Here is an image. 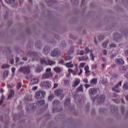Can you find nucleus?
Masks as SVG:
<instances>
[{"instance_id": "nucleus-12", "label": "nucleus", "mask_w": 128, "mask_h": 128, "mask_svg": "<svg viewBox=\"0 0 128 128\" xmlns=\"http://www.w3.org/2000/svg\"><path fill=\"white\" fill-rule=\"evenodd\" d=\"M128 68V66H121L119 68V70L120 72H124V70H126Z\"/></svg>"}, {"instance_id": "nucleus-35", "label": "nucleus", "mask_w": 128, "mask_h": 128, "mask_svg": "<svg viewBox=\"0 0 128 128\" xmlns=\"http://www.w3.org/2000/svg\"><path fill=\"white\" fill-rule=\"evenodd\" d=\"M70 54H74V48H71L70 49V51L69 52Z\"/></svg>"}, {"instance_id": "nucleus-54", "label": "nucleus", "mask_w": 128, "mask_h": 128, "mask_svg": "<svg viewBox=\"0 0 128 128\" xmlns=\"http://www.w3.org/2000/svg\"><path fill=\"white\" fill-rule=\"evenodd\" d=\"M12 72L14 73V72H16V68H12Z\"/></svg>"}, {"instance_id": "nucleus-14", "label": "nucleus", "mask_w": 128, "mask_h": 128, "mask_svg": "<svg viewBox=\"0 0 128 128\" xmlns=\"http://www.w3.org/2000/svg\"><path fill=\"white\" fill-rule=\"evenodd\" d=\"M50 47H46L44 50V54H48V52H50Z\"/></svg>"}, {"instance_id": "nucleus-16", "label": "nucleus", "mask_w": 128, "mask_h": 128, "mask_svg": "<svg viewBox=\"0 0 128 128\" xmlns=\"http://www.w3.org/2000/svg\"><path fill=\"white\" fill-rule=\"evenodd\" d=\"M123 88L125 90H128V82H124L123 84Z\"/></svg>"}, {"instance_id": "nucleus-8", "label": "nucleus", "mask_w": 128, "mask_h": 128, "mask_svg": "<svg viewBox=\"0 0 128 128\" xmlns=\"http://www.w3.org/2000/svg\"><path fill=\"white\" fill-rule=\"evenodd\" d=\"M41 85L42 86H44L45 88H51L52 87V84H50V82H47V81L42 82Z\"/></svg>"}, {"instance_id": "nucleus-51", "label": "nucleus", "mask_w": 128, "mask_h": 128, "mask_svg": "<svg viewBox=\"0 0 128 128\" xmlns=\"http://www.w3.org/2000/svg\"><path fill=\"white\" fill-rule=\"evenodd\" d=\"M68 71L69 72H72H72H74V70H72V68H69L68 70Z\"/></svg>"}, {"instance_id": "nucleus-57", "label": "nucleus", "mask_w": 128, "mask_h": 128, "mask_svg": "<svg viewBox=\"0 0 128 128\" xmlns=\"http://www.w3.org/2000/svg\"><path fill=\"white\" fill-rule=\"evenodd\" d=\"M114 102H116V104H118V102H120V100H118V99H116L114 100Z\"/></svg>"}, {"instance_id": "nucleus-32", "label": "nucleus", "mask_w": 128, "mask_h": 128, "mask_svg": "<svg viewBox=\"0 0 128 128\" xmlns=\"http://www.w3.org/2000/svg\"><path fill=\"white\" fill-rule=\"evenodd\" d=\"M15 0H6V2L7 4H12V2H14Z\"/></svg>"}, {"instance_id": "nucleus-47", "label": "nucleus", "mask_w": 128, "mask_h": 128, "mask_svg": "<svg viewBox=\"0 0 128 128\" xmlns=\"http://www.w3.org/2000/svg\"><path fill=\"white\" fill-rule=\"evenodd\" d=\"M44 100H41L40 102V104H44Z\"/></svg>"}, {"instance_id": "nucleus-28", "label": "nucleus", "mask_w": 128, "mask_h": 128, "mask_svg": "<svg viewBox=\"0 0 128 128\" xmlns=\"http://www.w3.org/2000/svg\"><path fill=\"white\" fill-rule=\"evenodd\" d=\"M76 92H82V86H80L79 87H78L76 89Z\"/></svg>"}, {"instance_id": "nucleus-9", "label": "nucleus", "mask_w": 128, "mask_h": 128, "mask_svg": "<svg viewBox=\"0 0 128 128\" xmlns=\"http://www.w3.org/2000/svg\"><path fill=\"white\" fill-rule=\"evenodd\" d=\"M60 54V50L58 49H54L52 52L51 55L52 56H56Z\"/></svg>"}, {"instance_id": "nucleus-24", "label": "nucleus", "mask_w": 128, "mask_h": 128, "mask_svg": "<svg viewBox=\"0 0 128 128\" xmlns=\"http://www.w3.org/2000/svg\"><path fill=\"white\" fill-rule=\"evenodd\" d=\"M42 70H44V68H42V66H39L38 67L36 70V72H42Z\"/></svg>"}, {"instance_id": "nucleus-55", "label": "nucleus", "mask_w": 128, "mask_h": 128, "mask_svg": "<svg viewBox=\"0 0 128 128\" xmlns=\"http://www.w3.org/2000/svg\"><path fill=\"white\" fill-rule=\"evenodd\" d=\"M16 62H20V58L16 57Z\"/></svg>"}, {"instance_id": "nucleus-19", "label": "nucleus", "mask_w": 128, "mask_h": 128, "mask_svg": "<svg viewBox=\"0 0 128 128\" xmlns=\"http://www.w3.org/2000/svg\"><path fill=\"white\" fill-rule=\"evenodd\" d=\"M98 82V79L94 78L90 81L91 86H94V84H96Z\"/></svg>"}, {"instance_id": "nucleus-60", "label": "nucleus", "mask_w": 128, "mask_h": 128, "mask_svg": "<svg viewBox=\"0 0 128 128\" xmlns=\"http://www.w3.org/2000/svg\"><path fill=\"white\" fill-rule=\"evenodd\" d=\"M22 60H23L26 61V60H28V58L26 57H24L22 58Z\"/></svg>"}, {"instance_id": "nucleus-20", "label": "nucleus", "mask_w": 128, "mask_h": 128, "mask_svg": "<svg viewBox=\"0 0 128 128\" xmlns=\"http://www.w3.org/2000/svg\"><path fill=\"white\" fill-rule=\"evenodd\" d=\"M108 41H106L104 42L102 44V47L104 48H106V46H108Z\"/></svg>"}, {"instance_id": "nucleus-3", "label": "nucleus", "mask_w": 128, "mask_h": 128, "mask_svg": "<svg viewBox=\"0 0 128 128\" xmlns=\"http://www.w3.org/2000/svg\"><path fill=\"white\" fill-rule=\"evenodd\" d=\"M46 96V92L44 91H38L36 93V97L37 100H40V98H43Z\"/></svg>"}, {"instance_id": "nucleus-11", "label": "nucleus", "mask_w": 128, "mask_h": 128, "mask_svg": "<svg viewBox=\"0 0 128 128\" xmlns=\"http://www.w3.org/2000/svg\"><path fill=\"white\" fill-rule=\"evenodd\" d=\"M80 80L76 79V80L74 82V84L72 86L73 88H76V86H78L80 84Z\"/></svg>"}, {"instance_id": "nucleus-22", "label": "nucleus", "mask_w": 128, "mask_h": 128, "mask_svg": "<svg viewBox=\"0 0 128 128\" xmlns=\"http://www.w3.org/2000/svg\"><path fill=\"white\" fill-rule=\"evenodd\" d=\"M84 70L86 72V74H90V67H88V66H85Z\"/></svg>"}, {"instance_id": "nucleus-41", "label": "nucleus", "mask_w": 128, "mask_h": 128, "mask_svg": "<svg viewBox=\"0 0 128 128\" xmlns=\"http://www.w3.org/2000/svg\"><path fill=\"white\" fill-rule=\"evenodd\" d=\"M80 56H84V51L82 50L80 52Z\"/></svg>"}, {"instance_id": "nucleus-42", "label": "nucleus", "mask_w": 128, "mask_h": 128, "mask_svg": "<svg viewBox=\"0 0 128 128\" xmlns=\"http://www.w3.org/2000/svg\"><path fill=\"white\" fill-rule=\"evenodd\" d=\"M58 84L55 83L54 84L53 88H58Z\"/></svg>"}, {"instance_id": "nucleus-46", "label": "nucleus", "mask_w": 128, "mask_h": 128, "mask_svg": "<svg viewBox=\"0 0 128 128\" xmlns=\"http://www.w3.org/2000/svg\"><path fill=\"white\" fill-rule=\"evenodd\" d=\"M84 86H85V88H90V86L89 84H84Z\"/></svg>"}, {"instance_id": "nucleus-39", "label": "nucleus", "mask_w": 128, "mask_h": 128, "mask_svg": "<svg viewBox=\"0 0 128 128\" xmlns=\"http://www.w3.org/2000/svg\"><path fill=\"white\" fill-rule=\"evenodd\" d=\"M102 54L104 56H106V54H108V52L106 51V50H104L102 51Z\"/></svg>"}, {"instance_id": "nucleus-34", "label": "nucleus", "mask_w": 128, "mask_h": 128, "mask_svg": "<svg viewBox=\"0 0 128 128\" xmlns=\"http://www.w3.org/2000/svg\"><path fill=\"white\" fill-rule=\"evenodd\" d=\"M53 99H54V95H50L48 96V100H52Z\"/></svg>"}, {"instance_id": "nucleus-49", "label": "nucleus", "mask_w": 128, "mask_h": 128, "mask_svg": "<svg viewBox=\"0 0 128 128\" xmlns=\"http://www.w3.org/2000/svg\"><path fill=\"white\" fill-rule=\"evenodd\" d=\"M83 58H84V60H88V56H84Z\"/></svg>"}, {"instance_id": "nucleus-13", "label": "nucleus", "mask_w": 128, "mask_h": 128, "mask_svg": "<svg viewBox=\"0 0 128 128\" xmlns=\"http://www.w3.org/2000/svg\"><path fill=\"white\" fill-rule=\"evenodd\" d=\"M61 94H62V90L58 89L55 90L56 96H60Z\"/></svg>"}, {"instance_id": "nucleus-29", "label": "nucleus", "mask_w": 128, "mask_h": 128, "mask_svg": "<svg viewBox=\"0 0 128 128\" xmlns=\"http://www.w3.org/2000/svg\"><path fill=\"white\" fill-rule=\"evenodd\" d=\"M78 72V65H76V71H73L72 73L73 74H76Z\"/></svg>"}, {"instance_id": "nucleus-44", "label": "nucleus", "mask_w": 128, "mask_h": 128, "mask_svg": "<svg viewBox=\"0 0 128 128\" xmlns=\"http://www.w3.org/2000/svg\"><path fill=\"white\" fill-rule=\"evenodd\" d=\"M100 40H104V37L103 36H100L98 38Z\"/></svg>"}, {"instance_id": "nucleus-26", "label": "nucleus", "mask_w": 128, "mask_h": 128, "mask_svg": "<svg viewBox=\"0 0 128 128\" xmlns=\"http://www.w3.org/2000/svg\"><path fill=\"white\" fill-rule=\"evenodd\" d=\"M46 2L49 5L52 4H54V1H52V0H46Z\"/></svg>"}, {"instance_id": "nucleus-23", "label": "nucleus", "mask_w": 128, "mask_h": 128, "mask_svg": "<svg viewBox=\"0 0 128 128\" xmlns=\"http://www.w3.org/2000/svg\"><path fill=\"white\" fill-rule=\"evenodd\" d=\"M66 68H74V65L72 64V62L66 64Z\"/></svg>"}, {"instance_id": "nucleus-36", "label": "nucleus", "mask_w": 128, "mask_h": 128, "mask_svg": "<svg viewBox=\"0 0 128 128\" xmlns=\"http://www.w3.org/2000/svg\"><path fill=\"white\" fill-rule=\"evenodd\" d=\"M60 102V101L58 100H54L53 102V104H58Z\"/></svg>"}, {"instance_id": "nucleus-63", "label": "nucleus", "mask_w": 128, "mask_h": 128, "mask_svg": "<svg viewBox=\"0 0 128 128\" xmlns=\"http://www.w3.org/2000/svg\"><path fill=\"white\" fill-rule=\"evenodd\" d=\"M119 36H120V35H119L118 34H116L114 36V37H115V38H118Z\"/></svg>"}, {"instance_id": "nucleus-6", "label": "nucleus", "mask_w": 128, "mask_h": 128, "mask_svg": "<svg viewBox=\"0 0 128 128\" xmlns=\"http://www.w3.org/2000/svg\"><path fill=\"white\" fill-rule=\"evenodd\" d=\"M120 86H122V81H120L118 84L112 88V90L116 92H120Z\"/></svg>"}, {"instance_id": "nucleus-7", "label": "nucleus", "mask_w": 128, "mask_h": 128, "mask_svg": "<svg viewBox=\"0 0 128 128\" xmlns=\"http://www.w3.org/2000/svg\"><path fill=\"white\" fill-rule=\"evenodd\" d=\"M96 98L98 102H99V104H102L103 102H104V100H106V96L100 95V96H97Z\"/></svg>"}, {"instance_id": "nucleus-1", "label": "nucleus", "mask_w": 128, "mask_h": 128, "mask_svg": "<svg viewBox=\"0 0 128 128\" xmlns=\"http://www.w3.org/2000/svg\"><path fill=\"white\" fill-rule=\"evenodd\" d=\"M54 74L52 72V68H48L46 69V73L43 74L42 78L46 80L48 78H52Z\"/></svg>"}, {"instance_id": "nucleus-43", "label": "nucleus", "mask_w": 128, "mask_h": 128, "mask_svg": "<svg viewBox=\"0 0 128 128\" xmlns=\"http://www.w3.org/2000/svg\"><path fill=\"white\" fill-rule=\"evenodd\" d=\"M106 82V80L103 79L102 80V83L103 84H104Z\"/></svg>"}, {"instance_id": "nucleus-27", "label": "nucleus", "mask_w": 128, "mask_h": 128, "mask_svg": "<svg viewBox=\"0 0 128 128\" xmlns=\"http://www.w3.org/2000/svg\"><path fill=\"white\" fill-rule=\"evenodd\" d=\"M97 68H98V64H92V70H96Z\"/></svg>"}, {"instance_id": "nucleus-59", "label": "nucleus", "mask_w": 128, "mask_h": 128, "mask_svg": "<svg viewBox=\"0 0 128 128\" xmlns=\"http://www.w3.org/2000/svg\"><path fill=\"white\" fill-rule=\"evenodd\" d=\"M125 54H126V56H128V50H126L125 51Z\"/></svg>"}, {"instance_id": "nucleus-64", "label": "nucleus", "mask_w": 128, "mask_h": 128, "mask_svg": "<svg viewBox=\"0 0 128 128\" xmlns=\"http://www.w3.org/2000/svg\"><path fill=\"white\" fill-rule=\"evenodd\" d=\"M0 92H4V89H1L0 90Z\"/></svg>"}, {"instance_id": "nucleus-2", "label": "nucleus", "mask_w": 128, "mask_h": 128, "mask_svg": "<svg viewBox=\"0 0 128 128\" xmlns=\"http://www.w3.org/2000/svg\"><path fill=\"white\" fill-rule=\"evenodd\" d=\"M19 72L24 74H28L30 72V66L20 67Z\"/></svg>"}, {"instance_id": "nucleus-62", "label": "nucleus", "mask_w": 128, "mask_h": 128, "mask_svg": "<svg viewBox=\"0 0 128 128\" xmlns=\"http://www.w3.org/2000/svg\"><path fill=\"white\" fill-rule=\"evenodd\" d=\"M36 88H37L36 87V86H34V87L32 88L33 90H36Z\"/></svg>"}, {"instance_id": "nucleus-61", "label": "nucleus", "mask_w": 128, "mask_h": 128, "mask_svg": "<svg viewBox=\"0 0 128 128\" xmlns=\"http://www.w3.org/2000/svg\"><path fill=\"white\" fill-rule=\"evenodd\" d=\"M102 60L103 62H106V58H102Z\"/></svg>"}, {"instance_id": "nucleus-38", "label": "nucleus", "mask_w": 128, "mask_h": 128, "mask_svg": "<svg viewBox=\"0 0 128 128\" xmlns=\"http://www.w3.org/2000/svg\"><path fill=\"white\" fill-rule=\"evenodd\" d=\"M110 48H116V45L114 44H112L110 45Z\"/></svg>"}, {"instance_id": "nucleus-15", "label": "nucleus", "mask_w": 128, "mask_h": 128, "mask_svg": "<svg viewBox=\"0 0 128 128\" xmlns=\"http://www.w3.org/2000/svg\"><path fill=\"white\" fill-rule=\"evenodd\" d=\"M14 96V91L13 90H10V94L8 96V98H12Z\"/></svg>"}, {"instance_id": "nucleus-30", "label": "nucleus", "mask_w": 128, "mask_h": 128, "mask_svg": "<svg viewBox=\"0 0 128 128\" xmlns=\"http://www.w3.org/2000/svg\"><path fill=\"white\" fill-rule=\"evenodd\" d=\"M72 60V58L70 56H68L65 58V60Z\"/></svg>"}, {"instance_id": "nucleus-5", "label": "nucleus", "mask_w": 128, "mask_h": 128, "mask_svg": "<svg viewBox=\"0 0 128 128\" xmlns=\"http://www.w3.org/2000/svg\"><path fill=\"white\" fill-rule=\"evenodd\" d=\"M85 52L86 54H88L89 52H90V58H91V60H94V58L95 56L94 54H92V50H90V49H88V48H85Z\"/></svg>"}, {"instance_id": "nucleus-10", "label": "nucleus", "mask_w": 128, "mask_h": 128, "mask_svg": "<svg viewBox=\"0 0 128 128\" xmlns=\"http://www.w3.org/2000/svg\"><path fill=\"white\" fill-rule=\"evenodd\" d=\"M116 63L117 64H124V62L122 59V58H118L115 60Z\"/></svg>"}, {"instance_id": "nucleus-18", "label": "nucleus", "mask_w": 128, "mask_h": 128, "mask_svg": "<svg viewBox=\"0 0 128 128\" xmlns=\"http://www.w3.org/2000/svg\"><path fill=\"white\" fill-rule=\"evenodd\" d=\"M96 89L94 88H91L89 90V92L90 96L94 94H96Z\"/></svg>"}, {"instance_id": "nucleus-50", "label": "nucleus", "mask_w": 128, "mask_h": 128, "mask_svg": "<svg viewBox=\"0 0 128 128\" xmlns=\"http://www.w3.org/2000/svg\"><path fill=\"white\" fill-rule=\"evenodd\" d=\"M10 63L11 64H14V59H12L11 60H10Z\"/></svg>"}, {"instance_id": "nucleus-58", "label": "nucleus", "mask_w": 128, "mask_h": 128, "mask_svg": "<svg viewBox=\"0 0 128 128\" xmlns=\"http://www.w3.org/2000/svg\"><path fill=\"white\" fill-rule=\"evenodd\" d=\"M4 102V98H1V100H0V106L2 104V102Z\"/></svg>"}, {"instance_id": "nucleus-33", "label": "nucleus", "mask_w": 128, "mask_h": 128, "mask_svg": "<svg viewBox=\"0 0 128 128\" xmlns=\"http://www.w3.org/2000/svg\"><path fill=\"white\" fill-rule=\"evenodd\" d=\"M22 88V84L20 82H18L17 84V90H20Z\"/></svg>"}, {"instance_id": "nucleus-25", "label": "nucleus", "mask_w": 128, "mask_h": 128, "mask_svg": "<svg viewBox=\"0 0 128 128\" xmlns=\"http://www.w3.org/2000/svg\"><path fill=\"white\" fill-rule=\"evenodd\" d=\"M10 65L8 64H4L1 66V68H8Z\"/></svg>"}, {"instance_id": "nucleus-40", "label": "nucleus", "mask_w": 128, "mask_h": 128, "mask_svg": "<svg viewBox=\"0 0 128 128\" xmlns=\"http://www.w3.org/2000/svg\"><path fill=\"white\" fill-rule=\"evenodd\" d=\"M86 65V63L84 62H82L80 64V68H84V66Z\"/></svg>"}, {"instance_id": "nucleus-31", "label": "nucleus", "mask_w": 128, "mask_h": 128, "mask_svg": "<svg viewBox=\"0 0 128 128\" xmlns=\"http://www.w3.org/2000/svg\"><path fill=\"white\" fill-rule=\"evenodd\" d=\"M8 74V71H5L4 73V78H6Z\"/></svg>"}, {"instance_id": "nucleus-4", "label": "nucleus", "mask_w": 128, "mask_h": 128, "mask_svg": "<svg viewBox=\"0 0 128 128\" xmlns=\"http://www.w3.org/2000/svg\"><path fill=\"white\" fill-rule=\"evenodd\" d=\"M41 64H49V66H52L54 64H56V62L54 61L50 60L48 59V62H46V59H41Z\"/></svg>"}, {"instance_id": "nucleus-37", "label": "nucleus", "mask_w": 128, "mask_h": 128, "mask_svg": "<svg viewBox=\"0 0 128 128\" xmlns=\"http://www.w3.org/2000/svg\"><path fill=\"white\" fill-rule=\"evenodd\" d=\"M70 100L69 99H68V100H67L66 101L64 104H65L66 106L67 104H70Z\"/></svg>"}, {"instance_id": "nucleus-17", "label": "nucleus", "mask_w": 128, "mask_h": 128, "mask_svg": "<svg viewBox=\"0 0 128 128\" xmlns=\"http://www.w3.org/2000/svg\"><path fill=\"white\" fill-rule=\"evenodd\" d=\"M38 79L34 78L31 80L30 84H38Z\"/></svg>"}, {"instance_id": "nucleus-56", "label": "nucleus", "mask_w": 128, "mask_h": 128, "mask_svg": "<svg viewBox=\"0 0 128 128\" xmlns=\"http://www.w3.org/2000/svg\"><path fill=\"white\" fill-rule=\"evenodd\" d=\"M64 62V60H62L59 62V64H63Z\"/></svg>"}, {"instance_id": "nucleus-53", "label": "nucleus", "mask_w": 128, "mask_h": 128, "mask_svg": "<svg viewBox=\"0 0 128 128\" xmlns=\"http://www.w3.org/2000/svg\"><path fill=\"white\" fill-rule=\"evenodd\" d=\"M124 76L128 78V72H126V73L124 74Z\"/></svg>"}, {"instance_id": "nucleus-52", "label": "nucleus", "mask_w": 128, "mask_h": 128, "mask_svg": "<svg viewBox=\"0 0 128 128\" xmlns=\"http://www.w3.org/2000/svg\"><path fill=\"white\" fill-rule=\"evenodd\" d=\"M82 74V70L80 68V72L78 74V76H80V74Z\"/></svg>"}, {"instance_id": "nucleus-45", "label": "nucleus", "mask_w": 128, "mask_h": 128, "mask_svg": "<svg viewBox=\"0 0 128 128\" xmlns=\"http://www.w3.org/2000/svg\"><path fill=\"white\" fill-rule=\"evenodd\" d=\"M79 60L80 62H82V60H84V58L80 57L79 58Z\"/></svg>"}, {"instance_id": "nucleus-21", "label": "nucleus", "mask_w": 128, "mask_h": 128, "mask_svg": "<svg viewBox=\"0 0 128 128\" xmlns=\"http://www.w3.org/2000/svg\"><path fill=\"white\" fill-rule=\"evenodd\" d=\"M54 72H56L60 73V72L62 70L60 69V68L56 67V68H54Z\"/></svg>"}, {"instance_id": "nucleus-48", "label": "nucleus", "mask_w": 128, "mask_h": 128, "mask_svg": "<svg viewBox=\"0 0 128 128\" xmlns=\"http://www.w3.org/2000/svg\"><path fill=\"white\" fill-rule=\"evenodd\" d=\"M84 82H85L86 84H88V80L86 78H85L84 79Z\"/></svg>"}]
</instances>
